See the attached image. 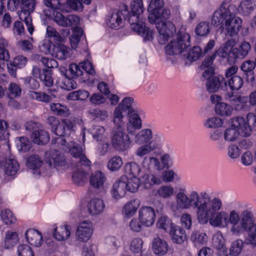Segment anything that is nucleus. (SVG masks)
<instances>
[{"instance_id":"obj_11","label":"nucleus","mask_w":256,"mask_h":256,"mask_svg":"<svg viewBox=\"0 0 256 256\" xmlns=\"http://www.w3.org/2000/svg\"><path fill=\"white\" fill-rule=\"evenodd\" d=\"M74 128V124L69 120H62V124L59 123L52 130L56 136V137L54 138L52 140V144L55 148L62 149L64 151L62 148L64 146H68L69 144L74 142H67L63 136L66 135H70Z\"/></svg>"},{"instance_id":"obj_47","label":"nucleus","mask_w":256,"mask_h":256,"mask_svg":"<svg viewBox=\"0 0 256 256\" xmlns=\"http://www.w3.org/2000/svg\"><path fill=\"white\" fill-rule=\"evenodd\" d=\"M175 224H173L172 220L165 216H161L156 222V226L158 228L162 229L165 232L168 230H171L172 228Z\"/></svg>"},{"instance_id":"obj_37","label":"nucleus","mask_w":256,"mask_h":256,"mask_svg":"<svg viewBox=\"0 0 256 256\" xmlns=\"http://www.w3.org/2000/svg\"><path fill=\"white\" fill-rule=\"evenodd\" d=\"M227 56L228 52L220 48L212 56L206 57L202 64H212L214 60H216V62H222L224 59L227 58Z\"/></svg>"},{"instance_id":"obj_46","label":"nucleus","mask_w":256,"mask_h":256,"mask_svg":"<svg viewBox=\"0 0 256 256\" xmlns=\"http://www.w3.org/2000/svg\"><path fill=\"white\" fill-rule=\"evenodd\" d=\"M226 81L227 82V86H228L230 89L232 91L238 90L240 89L244 84L242 78L238 76H232Z\"/></svg>"},{"instance_id":"obj_1","label":"nucleus","mask_w":256,"mask_h":256,"mask_svg":"<svg viewBox=\"0 0 256 256\" xmlns=\"http://www.w3.org/2000/svg\"><path fill=\"white\" fill-rule=\"evenodd\" d=\"M222 208V202L218 197L212 198L210 194L198 218L200 224H210L218 228H225L230 223L231 232L236 236L242 234L243 231L248 232L244 242L247 244L256 246V222L253 213L248 210L240 214L233 210L228 214L224 210L220 211Z\"/></svg>"},{"instance_id":"obj_34","label":"nucleus","mask_w":256,"mask_h":256,"mask_svg":"<svg viewBox=\"0 0 256 256\" xmlns=\"http://www.w3.org/2000/svg\"><path fill=\"white\" fill-rule=\"evenodd\" d=\"M2 168L5 174L8 176H14L18 170L19 164L16 160L10 157L5 160Z\"/></svg>"},{"instance_id":"obj_24","label":"nucleus","mask_w":256,"mask_h":256,"mask_svg":"<svg viewBox=\"0 0 256 256\" xmlns=\"http://www.w3.org/2000/svg\"><path fill=\"white\" fill-rule=\"evenodd\" d=\"M126 181L127 176H122L114 184L111 190V194L114 198L119 200L125 196L127 190Z\"/></svg>"},{"instance_id":"obj_13","label":"nucleus","mask_w":256,"mask_h":256,"mask_svg":"<svg viewBox=\"0 0 256 256\" xmlns=\"http://www.w3.org/2000/svg\"><path fill=\"white\" fill-rule=\"evenodd\" d=\"M128 14H130L128 6L122 4L119 10H114L110 13L106 20V24L112 28L118 29L124 26V20H128Z\"/></svg>"},{"instance_id":"obj_6","label":"nucleus","mask_w":256,"mask_h":256,"mask_svg":"<svg viewBox=\"0 0 256 256\" xmlns=\"http://www.w3.org/2000/svg\"><path fill=\"white\" fill-rule=\"evenodd\" d=\"M144 10L142 0H134L131 3V12L128 14V21L131 26V28L141 36L144 41L152 40L153 37L152 31L140 21V16Z\"/></svg>"},{"instance_id":"obj_58","label":"nucleus","mask_w":256,"mask_h":256,"mask_svg":"<svg viewBox=\"0 0 256 256\" xmlns=\"http://www.w3.org/2000/svg\"><path fill=\"white\" fill-rule=\"evenodd\" d=\"M143 244L144 242L142 238H135L130 242V250L133 253H139L142 250Z\"/></svg>"},{"instance_id":"obj_54","label":"nucleus","mask_w":256,"mask_h":256,"mask_svg":"<svg viewBox=\"0 0 256 256\" xmlns=\"http://www.w3.org/2000/svg\"><path fill=\"white\" fill-rule=\"evenodd\" d=\"M174 188L172 186H162L157 190V194L159 196L164 198H168L173 196Z\"/></svg>"},{"instance_id":"obj_35","label":"nucleus","mask_w":256,"mask_h":256,"mask_svg":"<svg viewBox=\"0 0 256 256\" xmlns=\"http://www.w3.org/2000/svg\"><path fill=\"white\" fill-rule=\"evenodd\" d=\"M106 180L104 174L98 170L92 174L90 179V185L95 188H100L104 186Z\"/></svg>"},{"instance_id":"obj_30","label":"nucleus","mask_w":256,"mask_h":256,"mask_svg":"<svg viewBox=\"0 0 256 256\" xmlns=\"http://www.w3.org/2000/svg\"><path fill=\"white\" fill-rule=\"evenodd\" d=\"M140 205V201L134 199L128 202L124 206L122 213L124 218H130L135 214Z\"/></svg>"},{"instance_id":"obj_38","label":"nucleus","mask_w":256,"mask_h":256,"mask_svg":"<svg viewBox=\"0 0 256 256\" xmlns=\"http://www.w3.org/2000/svg\"><path fill=\"white\" fill-rule=\"evenodd\" d=\"M152 248L155 254L162 256L168 251V244L165 240L156 238L153 240Z\"/></svg>"},{"instance_id":"obj_53","label":"nucleus","mask_w":256,"mask_h":256,"mask_svg":"<svg viewBox=\"0 0 256 256\" xmlns=\"http://www.w3.org/2000/svg\"><path fill=\"white\" fill-rule=\"evenodd\" d=\"M0 216L2 220L6 225L14 224L16 223V219L11 210L8 209L1 212Z\"/></svg>"},{"instance_id":"obj_56","label":"nucleus","mask_w":256,"mask_h":256,"mask_svg":"<svg viewBox=\"0 0 256 256\" xmlns=\"http://www.w3.org/2000/svg\"><path fill=\"white\" fill-rule=\"evenodd\" d=\"M223 124L222 120L217 116H214L207 119L204 123V126L208 128H216L220 127Z\"/></svg>"},{"instance_id":"obj_64","label":"nucleus","mask_w":256,"mask_h":256,"mask_svg":"<svg viewBox=\"0 0 256 256\" xmlns=\"http://www.w3.org/2000/svg\"><path fill=\"white\" fill-rule=\"evenodd\" d=\"M129 226L131 230L138 232L142 230L143 226H145V224L138 218H133L130 222Z\"/></svg>"},{"instance_id":"obj_18","label":"nucleus","mask_w":256,"mask_h":256,"mask_svg":"<svg viewBox=\"0 0 256 256\" xmlns=\"http://www.w3.org/2000/svg\"><path fill=\"white\" fill-rule=\"evenodd\" d=\"M68 146H64V151L68 153L75 158H79L80 162L84 166H88L90 162L88 160L84 154L82 146L76 142H71L68 144Z\"/></svg>"},{"instance_id":"obj_48","label":"nucleus","mask_w":256,"mask_h":256,"mask_svg":"<svg viewBox=\"0 0 256 256\" xmlns=\"http://www.w3.org/2000/svg\"><path fill=\"white\" fill-rule=\"evenodd\" d=\"M244 246V242L240 239L234 240L230 248V256H238L241 253Z\"/></svg>"},{"instance_id":"obj_55","label":"nucleus","mask_w":256,"mask_h":256,"mask_svg":"<svg viewBox=\"0 0 256 256\" xmlns=\"http://www.w3.org/2000/svg\"><path fill=\"white\" fill-rule=\"evenodd\" d=\"M126 184L127 190L132 192H136L140 184V178L136 176L132 177L130 179L127 178Z\"/></svg>"},{"instance_id":"obj_14","label":"nucleus","mask_w":256,"mask_h":256,"mask_svg":"<svg viewBox=\"0 0 256 256\" xmlns=\"http://www.w3.org/2000/svg\"><path fill=\"white\" fill-rule=\"evenodd\" d=\"M156 27L159 34L158 40L160 44H164L176 33V26L169 20L156 22Z\"/></svg>"},{"instance_id":"obj_40","label":"nucleus","mask_w":256,"mask_h":256,"mask_svg":"<svg viewBox=\"0 0 256 256\" xmlns=\"http://www.w3.org/2000/svg\"><path fill=\"white\" fill-rule=\"evenodd\" d=\"M196 70L202 75V80H207L214 76L215 70L212 65H200Z\"/></svg>"},{"instance_id":"obj_44","label":"nucleus","mask_w":256,"mask_h":256,"mask_svg":"<svg viewBox=\"0 0 256 256\" xmlns=\"http://www.w3.org/2000/svg\"><path fill=\"white\" fill-rule=\"evenodd\" d=\"M26 164L29 168L37 170L42 165L43 161L38 155L32 154L28 158Z\"/></svg>"},{"instance_id":"obj_41","label":"nucleus","mask_w":256,"mask_h":256,"mask_svg":"<svg viewBox=\"0 0 256 256\" xmlns=\"http://www.w3.org/2000/svg\"><path fill=\"white\" fill-rule=\"evenodd\" d=\"M124 172L126 174L132 177H138L140 174H142L143 169L142 168H140L136 162H130L125 164Z\"/></svg>"},{"instance_id":"obj_39","label":"nucleus","mask_w":256,"mask_h":256,"mask_svg":"<svg viewBox=\"0 0 256 256\" xmlns=\"http://www.w3.org/2000/svg\"><path fill=\"white\" fill-rule=\"evenodd\" d=\"M68 48L62 44L53 46L51 55L58 60H65L68 56Z\"/></svg>"},{"instance_id":"obj_28","label":"nucleus","mask_w":256,"mask_h":256,"mask_svg":"<svg viewBox=\"0 0 256 256\" xmlns=\"http://www.w3.org/2000/svg\"><path fill=\"white\" fill-rule=\"evenodd\" d=\"M142 128V120L140 116L136 113L128 114V122L126 124V131L130 136L136 134L138 130Z\"/></svg>"},{"instance_id":"obj_4","label":"nucleus","mask_w":256,"mask_h":256,"mask_svg":"<svg viewBox=\"0 0 256 256\" xmlns=\"http://www.w3.org/2000/svg\"><path fill=\"white\" fill-rule=\"evenodd\" d=\"M252 130H256V116L253 113H248L246 119L240 116L232 118L231 127L226 129L224 138L226 142H234L240 134L244 137L249 136Z\"/></svg>"},{"instance_id":"obj_61","label":"nucleus","mask_w":256,"mask_h":256,"mask_svg":"<svg viewBox=\"0 0 256 256\" xmlns=\"http://www.w3.org/2000/svg\"><path fill=\"white\" fill-rule=\"evenodd\" d=\"M18 256H34L30 246L26 244L19 245L17 248Z\"/></svg>"},{"instance_id":"obj_21","label":"nucleus","mask_w":256,"mask_h":256,"mask_svg":"<svg viewBox=\"0 0 256 256\" xmlns=\"http://www.w3.org/2000/svg\"><path fill=\"white\" fill-rule=\"evenodd\" d=\"M93 232L92 223L90 220H84L80 222L76 232L77 239L82 242L88 240Z\"/></svg>"},{"instance_id":"obj_5","label":"nucleus","mask_w":256,"mask_h":256,"mask_svg":"<svg viewBox=\"0 0 256 256\" xmlns=\"http://www.w3.org/2000/svg\"><path fill=\"white\" fill-rule=\"evenodd\" d=\"M133 141L137 145L140 146L135 151V154L138 158H144L152 152L160 148L164 142V138L158 135L152 138V132L151 129L146 128L136 132L133 134Z\"/></svg>"},{"instance_id":"obj_3","label":"nucleus","mask_w":256,"mask_h":256,"mask_svg":"<svg viewBox=\"0 0 256 256\" xmlns=\"http://www.w3.org/2000/svg\"><path fill=\"white\" fill-rule=\"evenodd\" d=\"M171 164L172 158L167 154L161 156L160 159L153 156H145L141 163L143 173L140 178V184L147 189L154 185L160 184H162L160 174L158 172L152 174V170H162Z\"/></svg>"},{"instance_id":"obj_12","label":"nucleus","mask_w":256,"mask_h":256,"mask_svg":"<svg viewBox=\"0 0 256 256\" xmlns=\"http://www.w3.org/2000/svg\"><path fill=\"white\" fill-rule=\"evenodd\" d=\"M162 0H151L148 8L150 14L148 20L151 24H154L160 18L166 20L170 15V10L164 8Z\"/></svg>"},{"instance_id":"obj_36","label":"nucleus","mask_w":256,"mask_h":256,"mask_svg":"<svg viewBox=\"0 0 256 256\" xmlns=\"http://www.w3.org/2000/svg\"><path fill=\"white\" fill-rule=\"evenodd\" d=\"M31 138L34 142L38 144H45L50 140V136L48 132L40 128L32 134Z\"/></svg>"},{"instance_id":"obj_23","label":"nucleus","mask_w":256,"mask_h":256,"mask_svg":"<svg viewBox=\"0 0 256 256\" xmlns=\"http://www.w3.org/2000/svg\"><path fill=\"white\" fill-rule=\"evenodd\" d=\"M237 11L234 9L232 11L228 18L225 21V27L227 32L230 36H233L236 34L240 28L242 26V20L238 17L234 16V14Z\"/></svg>"},{"instance_id":"obj_20","label":"nucleus","mask_w":256,"mask_h":256,"mask_svg":"<svg viewBox=\"0 0 256 256\" xmlns=\"http://www.w3.org/2000/svg\"><path fill=\"white\" fill-rule=\"evenodd\" d=\"M138 218L145 224V227L152 226L156 220L155 210L152 206H142L138 212Z\"/></svg>"},{"instance_id":"obj_22","label":"nucleus","mask_w":256,"mask_h":256,"mask_svg":"<svg viewBox=\"0 0 256 256\" xmlns=\"http://www.w3.org/2000/svg\"><path fill=\"white\" fill-rule=\"evenodd\" d=\"M87 210L92 216H98L102 214L106 208L104 200L99 198H91L87 204Z\"/></svg>"},{"instance_id":"obj_63","label":"nucleus","mask_w":256,"mask_h":256,"mask_svg":"<svg viewBox=\"0 0 256 256\" xmlns=\"http://www.w3.org/2000/svg\"><path fill=\"white\" fill-rule=\"evenodd\" d=\"M29 95L33 99L40 102H48L51 100L50 96L43 92L30 91V92Z\"/></svg>"},{"instance_id":"obj_49","label":"nucleus","mask_w":256,"mask_h":256,"mask_svg":"<svg viewBox=\"0 0 256 256\" xmlns=\"http://www.w3.org/2000/svg\"><path fill=\"white\" fill-rule=\"evenodd\" d=\"M202 50L198 46H194L190 49L185 58L189 62H192L197 60L202 56Z\"/></svg>"},{"instance_id":"obj_15","label":"nucleus","mask_w":256,"mask_h":256,"mask_svg":"<svg viewBox=\"0 0 256 256\" xmlns=\"http://www.w3.org/2000/svg\"><path fill=\"white\" fill-rule=\"evenodd\" d=\"M134 100L132 98L126 97L124 98L122 102L115 108L114 112L113 120L115 122H124V119L128 113L130 114L134 112V108L132 106Z\"/></svg>"},{"instance_id":"obj_62","label":"nucleus","mask_w":256,"mask_h":256,"mask_svg":"<svg viewBox=\"0 0 256 256\" xmlns=\"http://www.w3.org/2000/svg\"><path fill=\"white\" fill-rule=\"evenodd\" d=\"M19 17L21 20L24 22L28 32L32 34L34 28L32 24V18L30 14H26V12H21L19 14Z\"/></svg>"},{"instance_id":"obj_52","label":"nucleus","mask_w":256,"mask_h":256,"mask_svg":"<svg viewBox=\"0 0 256 256\" xmlns=\"http://www.w3.org/2000/svg\"><path fill=\"white\" fill-rule=\"evenodd\" d=\"M206 234L200 231H195L192 232L190 240L195 246L203 244L207 241Z\"/></svg>"},{"instance_id":"obj_8","label":"nucleus","mask_w":256,"mask_h":256,"mask_svg":"<svg viewBox=\"0 0 256 256\" xmlns=\"http://www.w3.org/2000/svg\"><path fill=\"white\" fill-rule=\"evenodd\" d=\"M79 65H56V68L59 70L64 76L57 82L58 86L62 89L71 90L77 87L76 82L72 79L82 74V70Z\"/></svg>"},{"instance_id":"obj_42","label":"nucleus","mask_w":256,"mask_h":256,"mask_svg":"<svg viewBox=\"0 0 256 256\" xmlns=\"http://www.w3.org/2000/svg\"><path fill=\"white\" fill-rule=\"evenodd\" d=\"M18 240V234L17 232L8 230L6 234L4 246L6 248H12L17 244Z\"/></svg>"},{"instance_id":"obj_10","label":"nucleus","mask_w":256,"mask_h":256,"mask_svg":"<svg viewBox=\"0 0 256 256\" xmlns=\"http://www.w3.org/2000/svg\"><path fill=\"white\" fill-rule=\"evenodd\" d=\"M74 128V124L69 120H62V124L59 123L52 130L56 136V137L54 138L52 140V144L55 148L62 149L64 151L62 148L64 146H68L69 144L74 142H67L63 136L66 135H70Z\"/></svg>"},{"instance_id":"obj_51","label":"nucleus","mask_w":256,"mask_h":256,"mask_svg":"<svg viewBox=\"0 0 256 256\" xmlns=\"http://www.w3.org/2000/svg\"><path fill=\"white\" fill-rule=\"evenodd\" d=\"M92 0H67V5L72 10L76 11H82L83 9V3L90 4Z\"/></svg>"},{"instance_id":"obj_29","label":"nucleus","mask_w":256,"mask_h":256,"mask_svg":"<svg viewBox=\"0 0 256 256\" xmlns=\"http://www.w3.org/2000/svg\"><path fill=\"white\" fill-rule=\"evenodd\" d=\"M25 237L27 242L32 246L39 247L43 243L42 233L35 229H28L25 232Z\"/></svg>"},{"instance_id":"obj_32","label":"nucleus","mask_w":256,"mask_h":256,"mask_svg":"<svg viewBox=\"0 0 256 256\" xmlns=\"http://www.w3.org/2000/svg\"><path fill=\"white\" fill-rule=\"evenodd\" d=\"M170 234L173 242L178 244H182L186 239L185 230L180 226H173Z\"/></svg>"},{"instance_id":"obj_7","label":"nucleus","mask_w":256,"mask_h":256,"mask_svg":"<svg viewBox=\"0 0 256 256\" xmlns=\"http://www.w3.org/2000/svg\"><path fill=\"white\" fill-rule=\"evenodd\" d=\"M114 126L110 136L111 145L114 149L118 152L127 151L131 146L132 140L130 134L124 128V122H115L112 120Z\"/></svg>"},{"instance_id":"obj_59","label":"nucleus","mask_w":256,"mask_h":256,"mask_svg":"<svg viewBox=\"0 0 256 256\" xmlns=\"http://www.w3.org/2000/svg\"><path fill=\"white\" fill-rule=\"evenodd\" d=\"M36 0H25L21 2L22 10L21 12H26V14H30L35 9Z\"/></svg>"},{"instance_id":"obj_26","label":"nucleus","mask_w":256,"mask_h":256,"mask_svg":"<svg viewBox=\"0 0 256 256\" xmlns=\"http://www.w3.org/2000/svg\"><path fill=\"white\" fill-rule=\"evenodd\" d=\"M227 86V82L222 75L214 76L207 80L206 84V90L209 93L217 92L220 88H222Z\"/></svg>"},{"instance_id":"obj_45","label":"nucleus","mask_w":256,"mask_h":256,"mask_svg":"<svg viewBox=\"0 0 256 256\" xmlns=\"http://www.w3.org/2000/svg\"><path fill=\"white\" fill-rule=\"evenodd\" d=\"M216 112L222 116H230L232 114L233 109L230 105L224 102H219L216 105Z\"/></svg>"},{"instance_id":"obj_43","label":"nucleus","mask_w":256,"mask_h":256,"mask_svg":"<svg viewBox=\"0 0 256 256\" xmlns=\"http://www.w3.org/2000/svg\"><path fill=\"white\" fill-rule=\"evenodd\" d=\"M50 108L56 114L63 116H67L70 114V110L65 106L60 103H52Z\"/></svg>"},{"instance_id":"obj_17","label":"nucleus","mask_w":256,"mask_h":256,"mask_svg":"<svg viewBox=\"0 0 256 256\" xmlns=\"http://www.w3.org/2000/svg\"><path fill=\"white\" fill-rule=\"evenodd\" d=\"M40 68L36 66L32 70V74L36 78H39L46 86H51L53 84L50 68L46 65H42Z\"/></svg>"},{"instance_id":"obj_2","label":"nucleus","mask_w":256,"mask_h":256,"mask_svg":"<svg viewBox=\"0 0 256 256\" xmlns=\"http://www.w3.org/2000/svg\"><path fill=\"white\" fill-rule=\"evenodd\" d=\"M209 195L208 191L198 193L194 190L190 191L188 195L185 188H180L176 195V202L170 204V208L174 216H178L182 210L192 208L198 218Z\"/></svg>"},{"instance_id":"obj_16","label":"nucleus","mask_w":256,"mask_h":256,"mask_svg":"<svg viewBox=\"0 0 256 256\" xmlns=\"http://www.w3.org/2000/svg\"><path fill=\"white\" fill-rule=\"evenodd\" d=\"M234 9L236 10V7L232 4L227 6L226 2H223L220 8L214 12L212 20V24L218 26L222 24L223 22L228 18L232 14V11Z\"/></svg>"},{"instance_id":"obj_27","label":"nucleus","mask_w":256,"mask_h":256,"mask_svg":"<svg viewBox=\"0 0 256 256\" xmlns=\"http://www.w3.org/2000/svg\"><path fill=\"white\" fill-rule=\"evenodd\" d=\"M225 98L231 102L236 110H248V98L234 95L233 92H230L226 94Z\"/></svg>"},{"instance_id":"obj_9","label":"nucleus","mask_w":256,"mask_h":256,"mask_svg":"<svg viewBox=\"0 0 256 256\" xmlns=\"http://www.w3.org/2000/svg\"><path fill=\"white\" fill-rule=\"evenodd\" d=\"M190 46V37L188 33L178 31L176 37L166 47L165 50L168 55H178L187 52Z\"/></svg>"},{"instance_id":"obj_19","label":"nucleus","mask_w":256,"mask_h":256,"mask_svg":"<svg viewBox=\"0 0 256 256\" xmlns=\"http://www.w3.org/2000/svg\"><path fill=\"white\" fill-rule=\"evenodd\" d=\"M54 20L59 26L70 27L77 26L80 22V18L76 15L69 14L64 16L60 12L56 11L53 13Z\"/></svg>"},{"instance_id":"obj_50","label":"nucleus","mask_w":256,"mask_h":256,"mask_svg":"<svg viewBox=\"0 0 256 256\" xmlns=\"http://www.w3.org/2000/svg\"><path fill=\"white\" fill-rule=\"evenodd\" d=\"M123 164L122 160L120 156H115L108 160L107 166L112 172L118 170Z\"/></svg>"},{"instance_id":"obj_60","label":"nucleus","mask_w":256,"mask_h":256,"mask_svg":"<svg viewBox=\"0 0 256 256\" xmlns=\"http://www.w3.org/2000/svg\"><path fill=\"white\" fill-rule=\"evenodd\" d=\"M16 146L19 151L26 152L30 149L31 144L26 138L22 136L16 142Z\"/></svg>"},{"instance_id":"obj_25","label":"nucleus","mask_w":256,"mask_h":256,"mask_svg":"<svg viewBox=\"0 0 256 256\" xmlns=\"http://www.w3.org/2000/svg\"><path fill=\"white\" fill-rule=\"evenodd\" d=\"M46 162L50 166L56 168L65 165L66 158L58 150H52L48 152H46Z\"/></svg>"},{"instance_id":"obj_33","label":"nucleus","mask_w":256,"mask_h":256,"mask_svg":"<svg viewBox=\"0 0 256 256\" xmlns=\"http://www.w3.org/2000/svg\"><path fill=\"white\" fill-rule=\"evenodd\" d=\"M212 243L220 256H227V248L225 246L224 238L221 233H217L214 236Z\"/></svg>"},{"instance_id":"obj_31","label":"nucleus","mask_w":256,"mask_h":256,"mask_svg":"<svg viewBox=\"0 0 256 256\" xmlns=\"http://www.w3.org/2000/svg\"><path fill=\"white\" fill-rule=\"evenodd\" d=\"M70 226L69 225H61L56 227L53 230V236L58 240H65L70 235Z\"/></svg>"},{"instance_id":"obj_57","label":"nucleus","mask_w":256,"mask_h":256,"mask_svg":"<svg viewBox=\"0 0 256 256\" xmlns=\"http://www.w3.org/2000/svg\"><path fill=\"white\" fill-rule=\"evenodd\" d=\"M240 68L248 79L253 80L256 76V65H241Z\"/></svg>"}]
</instances>
